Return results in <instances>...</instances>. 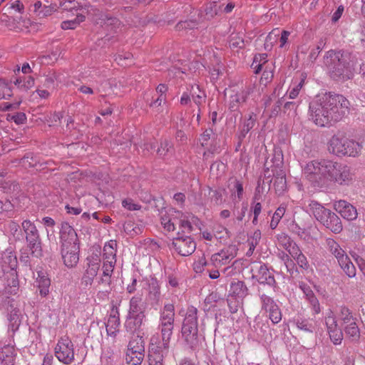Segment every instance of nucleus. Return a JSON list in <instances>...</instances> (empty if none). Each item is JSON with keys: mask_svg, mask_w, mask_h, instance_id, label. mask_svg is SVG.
<instances>
[{"mask_svg": "<svg viewBox=\"0 0 365 365\" xmlns=\"http://www.w3.org/2000/svg\"><path fill=\"white\" fill-rule=\"evenodd\" d=\"M303 175L315 187H324L334 182L347 185L353 179L350 168L337 162L314 160L308 162L302 170Z\"/></svg>", "mask_w": 365, "mask_h": 365, "instance_id": "nucleus-1", "label": "nucleus"}, {"mask_svg": "<svg viewBox=\"0 0 365 365\" xmlns=\"http://www.w3.org/2000/svg\"><path fill=\"white\" fill-rule=\"evenodd\" d=\"M349 110V101L342 95L331 92L317 96L309 103L311 119L321 127L339 121Z\"/></svg>", "mask_w": 365, "mask_h": 365, "instance_id": "nucleus-2", "label": "nucleus"}, {"mask_svg": "<svg viewBox=\"0 0 365 365\" xmlns=\"http://www.w3.org/2000/svg\"><path fill=\"white\" fill-rule=\"evenodd\" d=\"M324 65L330 77L336 81H346L354 76L351 55L343 51L330 50L324 57Z\"/></svg>", "mask_w": 365, "mask_h": 365, "instance_id": "nucleus-3", "label": "nucleus"}, {"mask_svg": "<svg viewBox=\"0 0 365 365\" xmlns=\"http://www.w3.org/2000/svg\"><path fill=\"white\" fill-rule=\"evenodd\" d=\"M2 274L0 275V286H3L2 294H16L19 291V280L15 269L16 257L11 253L4 254L1 257Z\"/></svg>", "mask_w": 365, "mask_h": 365, "instance_id": "nucleus-4", "label": "nucleus"}, {"mask_svg": "<svg viewBox=\"0 0 365 365\" xmlns=\"http://www.w3.org/2000/svg\"><path fill=\"white\" fill-rule=\"evenodd\" d=\"M180 314L184 317L182 325V336L187 344L191 348H196L200 344L198 336L197 309L193 306L188 307Z\"/></svg>", "mask_w": 365, "mask_h": 365, "instance_id": "nucleus-5", "label": "nucleus"}, {"mask_svg": "<svg viewBox=\"0 0 365 365\" xmlns=\"http://www.w3.org/2000/svg\"><path fill=\"white\" fill-rule=\"evenodd\" d=\"M160 222L168 232H173L178 227L180 232L190 234L193 229L188 216L173 208L160 212Z\"/></svg>", "mask_w": 365, "mask_h": 365, "instance_id": "nucleus-6", "label": "nucleus"}, {"mask_svg": "<svg viewBox=\"0 0 365 365\" xmlns=\"http://www.w3.org/2000/svg\"><path fill=\"white\" fill-rule=\"evenodd\" d=\"M361 148L360 143L341 134L333 135L329 141V152L338 156L355 157L360 153Z\"/></svg>", "mask_w": 365, "mask_h": 365, "instance_id": "nucleus-7", "label": "nucleus"}, {"mask_svg": "<svg viewBox=\"0 0 365 365\" xmlns=\"http://www.w3.org/2000/svg\"><path fill=\"white\" fill-rule=\"evenodd\" d=\"M0 294L2 299L5 298L9 329L15 332L19 329L24 317V306L20 301L11 298L14 294L3 295L2 289H1Z\"/></svg>", "mask_w": 365, "mask_h": 365, "instance_id": "nucleus-8", "label": "nucleus"}, {"mask_svg": "<svg viewBox=\"0 0 365 365\" xmlns=\"http://www.w3.org/2000/svg\"><path fill=\"white\" fill-rule=\"evenodd\" d=\"M21 227L32 254L36 257H41V241L36 226L31 220H25L22 222Z\"/></svg>", "mask_w": 365, "mask_h": 365, "instance_id": "nucleus-9", "label": "nucleus"}, {"mask_svg": "<svg viewBox=\"0 0 365 365\" xmlns=\"http://www.w3.org/2000/svg\"><path fill=\"white\" fill-rule=\"evenodd\" d=\"M54 354L61 363L71 364L75 360V348L71 339L67 336L60 337L54 348Z\"/></svg>", "mask_w": 365, "mask_h": 365, "instance_id": "nucleus-10", "label": "nucleus"}, {"mask_svg": "<svg viewBox=\"0 0 365 365\" xmlns=\"http://www.w3.org/2000/svg\"><path fill=\"white\" fill-rule=\"evenodd\" d=\"M92 15L93 23L105 30L114 34L121 30L123 25L120 21L109 13L94 9Z\"/></svg>", "mask_w": 365, "mask_h": 365, "instance_id": "nucleus-11", "label": "nucleus"}, {"mask_svg": "<svg viewBox=\"0 0 365 365\" xmlns=\"http://www.w3.org/2000/svg\"><path fill=\"white\" fill-rule=\"evenodd\" d=\"M158 329L165 335H173L175 322V307L173 304H165L159 312Z\"/></svg>", "mask_w": 365, "mask_h": 365, "instance_id": "nucleus-12", "label": "nucleus"}, {"mask_svg": "<svg viewBox=\"0 0 365 365\" xmlns=\"http://www.w3.org/2000/svg\"><path fill=\"white\" fill-rule=\"evenodd\" d=\"M185 235L178 231L177 237L173 240L171 246L179 255L189 256L195 252L196 243L192 238Z\"/></svg>", "mask_w": 365, "mask_h": 365, "instance_id": "nucleus-13", "label": "nucleus"}, {"mask_svg": "<svg viewBox=\"0 0 365 365\" xmlns=\"http://www.w3.org/2000/svg\"><path fill=\"white\" fill-rule=\"evenodd\" d=\"M191 98L194 103L200 108L205 103L207 96L205 92L198 85H191L190 88H187V91L182 94L180 104L182 106L190 104Z\"/></svg>", "mask_w": 365, "mask_h": 365, "instance_id": "nucleus-14", "label": "nucleus"}, {"mask_svg": "<svg viewBox=\"0 0 365 365\" xmlns=\"http://www.w3.org/2000/svg\"><path fill=\"white\" fill-rule=\"evenodd\" d=\"M172 335L164 333L153 335L150 341V354L166 356L168 353Z\"/></svg>", "mask_w": 365, "mask_h": 365, "instance_id": "nucleus-15", "label": "nucleus"}, {"mask_svg": "<svg viewBox=\"0 0 365 365\" xmlns=\"http://www.w3.org/2000/svg\"><path fill=\"white\" fill-rule=\"evenodd\" d=\"M100 262L101 260L98 255H92L86 258V266L81 278L83 286L88 287L93 284V279L99 271Z\"/></svg>", "mask_w": 365, "mask_h": 365, "instance_id": "nucleus-16", "label": "nucleus"}, {"mask_svg": "<svg viewBox=\"0 0 365 365\" xmlns=\"http://www.w3.org/2000/svg\"><path fill=\"white\" fill-rule=\"evenodd\" d=\"M262 309L269 314V318L273 324H277L282 320V312L274 299L262 294L260 295Z\"/></svg>", "mask_w": 365, "mask_h": 365, "instance_id": "nucleus-17", "label": "nucleus"}, {"mask_svg": "<svg viewBox=\"0 0 365 365\" xmlns=\"http://www.w3.org/2000/svg\"><path fill=\"white\" fill-rule=\"evenodd\" d=\"M237 249L235 246H229L211 257V262L215 267H221L228 264L236 256Z\"/></svg>", "mask_w": 365, "mask_h": 365, "instance_id": "nucleus-18", "label": "nucleus"}, {"mask_svg": "<svg viewBox=\"0 0 365 365\" xmlns=\"http://www.w3.org/2000/svg\"><path fill=\"white\" fill-rule=\"evenodd\" d=\"M163 300L160 292V285L155 278H151L148 281L146 301L154 309H157Z\"/></svg>", "mask_w": 365, "mask_h": 365, "instance_id": "nucleus-19", "label": "nucleus"}, {"mask_svg": "<svg viewBox=\"0 0 365 365\" xmlns=\"http://www.w3.org/2000/svg\"><path fill=\"white\" fill-rule=\"evenodd\" d=\"M252 278L259 283L273 286L275 284V279L272 272L265 264H259L252 269Z\"/></svg>", "mask_w": 365, "mask_h": 365, "instance_id": "nucleus-20", "label": "nucleus"}, {"mask_svg": "<svg viewBox=\"0 0 365 365\" xmlns=\"http://www.w3.org/2000/svg\"><path fill=\"white\" fill-rule=\"evenodd\" d=\"M61 247L78 245V239L74 229L66 222L61 223L60 230Z\"/></svg>", "mask_w": 365, "mask_h": 365, "instance_id": "nucleus-21", "label": "nucleus"}, {"mask_svg": "<svg viewBox=\"0 0 365 365\" xmlns=\"http://www.w3.org/2000/svg\"><path fill=\"white\" fill-rule=\"evenodd\" d=\"M61 255L66 267H75L79 260V245L61 247Z\"/></svg>", "mask_w": 365, "mask_h": 365, "instance_id": "nucleus-22", "label": "nucleus"}, {"mask_svg": "<svg viewBox=\"0 0 365 365\" xmlns=\"http://www.w3.org/2000/svg\"><path fill=\"white\" fill-rule=\"evenodd\" d=\"M334 209L342 217L347 220H355L357 217L356 209L345 200H339L334 202Z\"/></svg>", "mask_w": 365, "mask_h": 365, "instance_id": "nucleus-23", "label": "nucleus"}, {"mask_svg": "<svg viewBox=\"0 0 365 365\" xmlns=\"http://www.w3.org/2000/svg\"><path fill=\"white\" fill-rule=\"evenodd\" d=\"M309 212L322 224L331 215V211L325 208L315 200H311L308 205Z\"/></svg>", "mask_w": 365, "mask_h": 365, "instance_id": "nucleus-24", "label": "nucleus"}, {"mask_svg": "<svg viewBox=\"0 0 365 365\" xmlns=\"http://www.w3.org/2000/svg\"><path fill=\"white\" fill-rule=\"evenodd\" d=\"M16 350L14 346L6 345L0 349V365H14Z\"/></svg>", "mask_w": 365, "mask_h": 365, "instance_id": "nucleus-25", "label": "nucleus"}, {"mask_svg": "<svg viewBox=\"0 0 365 365\" xmlns=\"http://www.w3.org/2000/svg\"><path fill=\"white\" fill-rule=\"evenodd\" d=\"M34 275L36 278V283L37 284L40 294L43 297L46 296L49 292L50 279L43 270L37 271L36 274L34 273Z\"/></svg>", "mask_w": 365, "mask_h": 365, "instance_id": "nucleus-26", "label": "nucleus"}, {"mask_svg": "<svg viewBox=\"0 0 365 365\" xmlns=\"http://www.w3.org/2000/svg\"><path fill=\"white\" fill-rule=\"evenodd\" d=\"M145 314H128L125 322V327L128 331L134 332L138 330L142 324Z\"/></svg>", "mask_w": 365, "mask_h": 365, "instance_id": "nucleus-27", "label": "nucleus"}, {"mask_svg": "<svg viewBox=\"0 0 365 365\" xmlns=\"http://www.w3.org/2000/svg\"><path fill=\"white\" fill-rule=\"evenodd\" d=\"M345 337L350 342L358 343L360 339V330L358 325V321L346 324L343 327Z\"/></svg>", "mask_w": 365, "mask_h": 365, "instance_id": "nucleus-28", "label": "nucleus"}, {"mask_svg": "<svg viewBox=\"0 0 365 365\" xmlns=\"http://www.w3.org/2000/svg\"><path fill=\"white\" fill-rule=\"evenodd\" d=\"M274 172V187L275 192L277 195H280L284 193V192L287 189V180L285 177L284 171L279 168Z\"/></svg>", "mask_w": 365, "mask_h": 365, "instance_id": "nucleus-29", "label": "nucleus"}, {"mask_svg": "<svg viewBox=\"0 0 365 365\" xmlns=\"http://www.w3.org/2000/svg\"><path fill=\"white\" fill-rule=\"evenodd\" d=\"M119 326V313L117 310H112L106 323V331L108 334L115 336L118 331Z\"/></svg>", "mask_w": 365, "mask_h": 365, "instance_id": "nucleus-30", "label": "nucleus"}, {"mask_svg": "<svg viewBox=\"0 0 365 365\" xmlns=\"http://www.w3.org/2000/svg\"><path fill=\"white\" fill-rule=\"evenodd\" d=\"M326 243L329 252L336 258L338 262L348 256L343 248L334 239L327 238Z\"/></svg>", "mask_w": 365, "mask_h": 365, "instance_id": "nucleus-31", "label": "nucleus"}, {"mask_svg": "<svg viewBox=\"0 0 365 365\" xmlns=\"http://www.w3.org/2000/svg\"><path fill=\"white\" fill-rule=\"evenodd\" d=\"M324 226L329 229L334 233H339L342 230V224L340 218L333 212L322 223Z\"/></svg>", "mask_w": 365, "mask_h": 365, "instance_id": "nucleus-32", "label": "nucleus"}, {"mask_svg": "<svg viewBox=\"0 0 365 365\" xmlns=\"http://www.w3.org/2000/svg\"><path fill=\"white\" fill-rule=\"evenodd\" d=\"M141 295H135L130 299L128 314H145Z\"/></svg>", "mask_w": 365, "mask_h": 365, "instance_id": "nucleus-33", "label": "nucleus"}, {"mask_svg": "<svg viewBox=\"0 0 365 365\" xmlns=\"http://www.w3.org/2000/svg\"><path fill=\"white\" fill-rule=\"evenodd\" d=\"M256 122V116L250 115L248 118L245 119L242 125L240 126L238 133V138L242 141L250 130L254 127Z\"/></svg>", "mask_w": 365, "mask_h": 365, "instance_id": "nucleus-34", "label": "nucleus"}, {"mask_svg": "<svg viewBox=\"0 0 365 365\" xmlns=\"http://www.w3.org/2000/svg\"><path fill=\"white\" fill-rule=\"evenodd\" d=\"M230 292L239 298H244L248 294V289L242 281L232 282L230 284Z\"/></svg>", "mask_w": 365, "mask_h": 365, "instance_id": "nucleus-35", "label": "nucleus"}, {"mask_svg": "<svg viewBox=\"0 0 365 365\" xmlns=\"http://www.w3.org/2000/svg\"><path fill=\"white\" fill-rule=\"evenodd\" d=\"M14 85L21 91H27L34 86V78L31 76L19 77L14 81Z\"/></svg>", "mask_w": 365, "mask_h": 365, "instance_id": "nucleus-36", "label": "nucleus"}, {"mask_svg": "<svg viewBox=\"0 0 365 365\" xmlns=\"http://www.w3.org/2000/svg\"><path fill=\"white\" fill-rule=\"evenodd\" d=\"M339 317L343 327L346 324H349L358 321L356 317L353 314L352 312L346 307H342L340 308Z\"/></svg>", "mask_w": 365, "mask_h": 365, "instance_id": "nucleus-37", "label": "nucleus"}, {"mask_svg": "<svg viewBox=\"0 0 365 365\" xmlns=\"http://www.w3.org/2000/svg\"><path fill=\"white\" fill-rule=\"evenodd\" d=\"M231 197L235 204L241 201L243 197V185L241 182L237 180H235L233 182V186L230 188Z\"/></svg>", "mask_w": 365, "mask_h": 365, "instance_id": "nucleus-38", "label": "nucleus"}, {"mask_svg": "<svg viewBox=\"0 0 365 365\" xmlns=\"http://www.w3.org/2000/svg\"><path fill=\"white\" fill-rule=\"evenodd\" d=\"M116 243L113 241H110L104 245L103 254V261H116V250L114 247Z\"/></svg>", "mask_w": 365, "mask_h": 365, "instance_id": "nucleus-39", "label": "nucleus"}, {"mask_svg": "<svg viewBox=\"0 0 365 365\" xmlns=\"http://www.w3.org/2000/svg\"><path fill=\"white\" fill-rule=\"evenodd\" d=\"M128 351H130V354H133V353L135 354H144L145 347L142 338H137L130 341L128 344Z\"/></svg>", "mask_w": 365, "mask_h": 365, "instance_id": "nucleus-40", "label": "nucleus"}, {"mask_svg": "<svg viewBox=\"0 0 365 365\" xmlns=\"http://www.w3.org/2000/svg\"><path fill=\"white\" fill-rule=\"evenodd\" d=\"M125 232L130 236L138 235L143 232V225L133 221H127L123 226Z\"/></svg>", "mask_w": 365, "mask_h": 365, "instance_id": "nucleus-41", "label": "nucleus"}, {"mask_svg": "<svg viewBox=\"0 0 365 365\" xmlns=\"http://www.w3.org/2000/svg\"><path fill=\"white\" fill-rule=\"evenodd\" d=\"M60 81V75L54 71H51L45 76L43 86L48 89H54L56 88V83Z\"/></svg>", "mask_w": 365, "mask_h": 365, "instance_id": "nucleus-42", "label": "nucleus"}, {"mask_svg": "<svg viewBox=\"0 0 365 365\" xmlns=\"http://www.w3.org/2000/svg\"><path fill=\"white\" fill-rule=\"evenodd\" d=\"M287 206L285 204H282L279 206V207L274 212L271 222H270V228L274 230L275 229L282 217L284 215L286 212Z\"/></svg>", "mask_w": 365, "mask_h": 365, "instance_id": "nucleus-43", "label": "nucleus"}, {"mask_svg": "<svg viewBox=\"0 0 365 365\" xmlns=\"http://www.w3.org/2000/svg\"><path fill=\"white\" fill-rule=\"evenodd\" d=\"M174 152V147L173 143L164 139L160 141V146L157 149V153L160 157H165L168 154H172Z\"/></svg>", "mask_w": 365, "mask_h": 365, "instance_id": "nucleus-44", "label": "nucleus"}, {"mask_svg": "<svg viewBox=\"0 0 365 365\" xmlns=\"http://www.w3.org/2000/svg\"><path fill=\"white\" fill-rule=\"evenodd\" d=\"M339 264L349 277H354L356 275V268L348 256L341 259Z\"/></svg>", "mask_w": 365, "mask_h": 365, "instance_id": "nucleus-45", "label": "nucleus"}, {"mask_svg": "<svg viewBox=\"0 0 365 365\" xmlns=\"http://www.w3.org/2000/svg\"><path fill=\"white\" fill-rule=\"evenodd\" d=\"M61 54V48L58 47L55 48L50 53L43 55L41 57L42 63L51 64L58 61Z\"/></svg>", "mask_w": 365, "mask_h": 365, "instance_id": "nucleus-46", "label": "nucleus"}, {"mask_svg": "<svg viewBox=\"0 0 365 365\" xmlns=\"http://www.w3.org/2000/svg\"><path fill=\"white\" fill-rule=\"evenodd\" d=\"M85 16L83 15H77L76 17L72 20L64 21L61 23V28L64 30L73 29L81 22L84 21Z\"/></svg>", "mask_w": 365, "mask_h": 365, "instance_id": "nucleus-47", "label": "nucleus"}, {"mask_svg": "<svg viewBox=\"0 0 365 365\" xmlns=\"http://www.w3.org/2000/svg\"><path fill=\"white\" fill-rule=\"evenodd\" d=\"M296 326L298 329L307 331L312 332L313 331V325L310 322L309 319L304 318V317H298L295 320Z\"/></svg>", "mask_w": 365, "mask_h": 365, "instance_id": "nucleus-48", "label": "nucleus"}, {"mask_svg": "<svg viewBox=\"0 0 365 365\" xmlns=\"http://www.w3.org/2000/svg\"><path fill=\"white\" fill-rule=\"evenodd\" d=\"M12 90L6 80L0 78V100L8 98L12 96Z\"/></svg>", "mask_w": 365, "mask_h": 365, "instance_id": "nucleus-49", "label": "nucleus"}, {"mask_svg": "<svg viewBox=\"0 0 365 365\" xmlns=\"http://www.w3.org/2000/svg\"><path fill=\"white\" fill-rule=\"evenodd\" d=\"M246 101L243 93L240 91H236L234 94L230 96V108L235 109L237 108L241 103Z\"/></svg>", "mask_w": 365, "mask_h": 365, "instance_id": "nucleus-50", "label": "nucleus"}, {"mask_svg": "<svg viewBox=\"0 0 365 365\" xmlns=\"http://www.w3.org/2000/svg\"><path fill=\"white\" fill-rule=\"evenodd\" d=\"M269 324L262 320H256L254 326L255 331L259 337H264L269 331Z\"/></svg>", "mask_w": 365, "mask_h": 365, "instance_id": "nucleus-51", "label": "nucleus"}, {"mask_svg": "<svg viewBox=\"0 0 365 365\" xmlns=\"http://www.w3.org/2000/svg\"><path fill=\"white\" fill-rule=\"evenodd\" d=\"M331 341L336 345L341 344L343 340V332L342 330L338 327L334 329L327 331Z\"/></svg>", "mask_w": 365, "mask_h": 365, "instance_id": "nucleus-52", "label": "nucleus"}, {"mask_svg": "<svg viewBox=\"0 0 365 365\" xmlns=\"http://www.w3.org/2000/svg\"><path fill=\"white\" fill-rule=\"evenodd\" d=\"M277 240L279 245L282 246L287 251L294 243L291 238L284 233L277 235Z\"/></svg>", "mask_w": 365, "mask_h": 365, "instance_id": "nucleus-53", "label": "nucleus"}, {"mask_svg": "<svg viewBox=\"0 0 365 365\" xmlns=\"http://www.w3.org/2000/svg\"><path fill=\"white\" fill-rule=\"evenodd\" d=\"M325 324L327 331L338 328L336 318L332 311H329L325 317Z\"/></svg>", "mask_w": 365, "mask_h": 365, "instance_id": "nucleus-54", "label": "nucleus"}, {"mask_svg": "<svg viewBox=\"0 0 365 365\" xmlns=\"http://www.w3.org/2000/svg\"><path fill=\"white\" fill-rule=\"evenodd\" d=\"M144 358V354H130V351L126 354V361L130 365H140Z\"/></svg>", "mask_w": 365, "mask_h": 365, "instance_id": "nucleus-55", "label": "nucleus"}, {"mask_svg": "<svg viewBox=\"0 0 365 365\" xmlns=\"http://www.w3.org/2000/svg\"><path fill=\"white\" fill-rule=\"evenodd\" d=\"M279 30L275 29L270 32L266 38L264 43V48L266 50H270L273 46V43H275L279 36Z\"/></svg>", "mask_w": 365, "mask_h": 365, "instance_id": "nucleus-56", "label": "nucleus"}, {"mask_svg": "<svg viewBox=\"0 0 365 365\" xmlns=\"http://www.w3.org/2000/svg\"><path fill=\"white\" fill-rule=\"evenodd\" d=\"M6 119L9 121H14L17 125L23 124L26 120L25 113L19 112L16 113H9L6 115Z\"/></svg>", "mask_w": 365, "mask_h": 365, "instance_id": "nucleus-57", "label": "nucleus"}, {"mask_svg": "<svg viewBox=\"0 0 365 365\" xmlns=\"http://www.w3.org/2000/svg\"><path fill=\"white\" fill-rule=\"evenodd\" d=\"M43 7L41 1H36L34 4V12L37 14L38 16H46L51 14V9L48 6H43V9H41Z\"/></svg>", "mask_w": 365, "mask_h": 365, "instance_id": "nucleus-58", "label": "nucleus"}, {"mask_svg": "<svg viewBox=\"0 0 365 365\" xmlns=\"http://www.w3.org/2000/svg\"><path fill=\"white\" fill-rule=\"evenodd\" d=\"M220 10V6L217 4V1L210 2L206 6V15L208 16V17H213L215 15L217 14Z\"/></svg>", "mask_w": 365, "mask_h": 365, "instance_id": "nucleus-59", "label": "nucleus"}, {"mask_svg": "<svg viewBox=\"0 0 365 365\" xmlns=\"http://www.w3.org/2000/svg\"><path fill=\"white\" fill-rule=\"evenodd\" d=\"M299 287L302 291L306 300L315 296V294H314V292L312 291V288L310 287V286L308 285L307 284H306L305 282H300L299 284Z\"/></svg>", "mask_w": 365, "mask_h": 365, "instance_id": "nucleus-60", "label": "nucleus"}, {"mask_svg": "<svg viewBox=\"0 0 365 365\" xmlns=\"http://www.w3.org/2000/svg\"><path fill=\"white\" fill-rule=\"evenodd\" d=\"M111 284V277L109 275H104L102 274V276L99 278L98 281V286H101L105 289L106 292H108L110 289Z\"/></svg>", "mask_w": 365, "mask_h": 365, "instance_id": "nucleus-61", "label": "nucleus"}, {"mask_svg": "<svg viewBox=\"0 0 365 365\" xmlns=\"http://www.w3.org/2000/svg\"><path fill=\"white\" fill-rule=\"evenodd\" d=\"M116 261H103V274L104 275H109L111 277L115 265Z\"/></svg>", "mask_w": 365, "mask_h": 365, "instance_id": "nucleus-62", "label": "nucleus"}, {"mask_svg": "<svg viewBox=\"0 0 365 365\" xmlns=\"http://www.w3.org/2000/svg\"><path fill=\"white\" fill-rule=\"evenodd\" d=\"M310 305L311 309H312L313 314H319L321 312V307L319 302L318 299L316 296L311 297L310 299L307 300Z\"/></svg>", "mask_w": 365, "mask_h": 365, "instance_id": "nucleus-63", "label": "nucleus"}, {"mask_svg": "<svg viewBox=\"0 0 365 365\" xmlns=\"http://www.w3.org/2000/svg\"><path fill=\"white\" fill-rule=\"evenodd\" d=\"M165 356L162 354H149V365H164L163 359Z\"/></svg>", "mask_w": 365, "mask_h": 365, "instance_id": "nucleus-64", "label": "nucleus"}]
</instances>
